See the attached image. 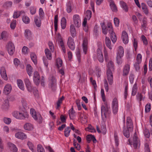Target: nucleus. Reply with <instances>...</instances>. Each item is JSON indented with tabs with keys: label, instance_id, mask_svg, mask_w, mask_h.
I'll list each match as a JSON object with an SVG mask.
<instances>
[{
	"label": "nucleus",
	"instance_id": "nucleus-1",
	"mask_svg": "<svg viewBox=\"0 0 152 152\" xmlns=\"http://www.w3.org/2000/svg\"><path fill=\"white\" fill-rule=\"evenodd\" d=\"M107 67L108 69L107 71V75L109 83L111 85L112 84L113 81V75L112 71L114 70V66L113 61H110L108 62Z\"/></svg>",
	"mask_w": 152,
	"mask_h": 152
},
{
	"label": "nucleus",
	"instance_id": "nucleus-2",
	"mask_svg": "<svg viewBox=\"0 0 152 152\" xmlns=\"http://www.w3.org/2000/svg\"><path fill=\"white\" fill-rule=\"evenodd\" d=\"M124 49L123 47L119 46L117 53L116 59L118 64H120L122 63L121 58L124 55Z\"/></svg>",
	"mask_w": 152,
	"mask_h": 152
},
{
	"label": "nucleus",
	"instance_id": "nucleus-3",
	"mask_svg": "<svg viewBox=\"0 0 152 152\" xmlns=\"http://www.w3.org/2000/svg\"><path fill=\"white\" fill-rule=\"evenodd\" d=\"M110 107L108 106L107 102H105L104 105H102L101 108L102 115H104L106 118L107 115L110 113V111L109 110Z\"/></svg>",
	"mask_w": 152,
	"mask_h": 152
},
{
	"label": "nucleus",
	"instance_id": "nucleus-4",
	"mask_svg": "<svg viewBox=\"0 0 152 152\" xmlns=\"http://www.w3.org/2000/svg\"><path fill=\"white\" fill-rule=\"evenodd\" d=\"M30 113L32 117L35 120H38V122L40 123L42 121V118L41 115L38 113H36L35 110L31 108L30 110Z\"/></svg>",
	"mask_w": 152,
	"mask_h": 152
},
{
	"label": "nucleus",
	"instance_id": "nucleus-5",
	"mask_svg": "<svg viewBox=\"0 0 152 152\" xmlns=\"http://www.w3.org/2000/svg\"><path fill=\"white\" fill-rule=\"evenodd\" d=\"M12 115L14 117L19 119H24L28 117L27 114H24L18 111L14 112L12 113Z\"/></svg>",
	"mask_w": 152,
	"mask_h": 152
},
{
	"label": "nucleus",
	"instance_id": "nucleus-6",
	"mask_svg": "<svg viewBox=\"0 0 152 152\" xmlns=\"http://www.w3.org/2000/svg\"><path fill=\"white\" fill-rule=\"evenodd\" d=\"M56 78L54 76H52L50 78L49 87L53 91L56 89Z\"/></svg>",
	"mask_w": 152,
	"mask_h": 152
},
{
	"label": "nucleus",
	"instance_id": "nucleus-7",
	"mask_svg": "<svg viewBox=\"0 0 152 152\" xmlns=\"http://www.w3.org/2000/svg\"><path fill=\"white\" fill-rule=\"evenodd\" d=\"M112 109L113 113L116 114L118 110V102L116 98H114L112 102Z\"/></svg>",
	"mask_w": 152,
	"mask_h": 152
},
{
	"label": "nucleus",
	"instance_id": "nucleus-8",
	"mask_svg": "<svg viewBox=\"0 0 152 152\" xmlns=\"http://www.w3.org/2000/svg\"><path fill=\"white\" fill-rule=\"evenodd\" d=\"M6 48L9 54L10 55H12L15 51V47L14 44L11 42H9L7 44Z\"/></svg>",
	"mask_w": 152,
	"mask_h": 152
},
{
	"label": "nucleus",
	"instance_id": "nucleus-9",
	"mask_svg": "<svg viewBox=\"0 0 152 152\" xmlns=\"http://www.w3.org/2000/svg\"><path fill=\"white\" fill-rule=\"evenodd\" d=\"M132 143L135 149H137L139 147L140 145V141L137 137L136 133H134L133 137Z\"/></svg>",
	"mask_w": 152,
	"mask_h": 152
},
{
	"label": "nucleus",
	"instance_id": "nucleus-10",
	"mask_svg": "<svg viewBox=\"0 0 152 152\" xmlns=\"http://www.w3.org/2000/svg\"><path fill=\"white\" fill-rule=\"evenodd\" d=\"M73 22L75 26L77 27H79L81 25V20L79 16L78 15H75L73 17Z\"/></svg>",
	"mask_w": 152,
	"mask_h": 152
},
{
	"label": "nucleus",
	"instance_id": "nucleus-11",
	"mask_svg": "<svg viewBox=\"0 0 152 152\" xmlns=\"http://www.w3.org/2000/svg\"><path fill=\"white\" fill-rule=\"evenodd\" d=\"M69 48L72 50H74L75 46L74 39L70 37H69L67 42Z\"/></svg>",
	"mask_w": 152,
	"mask_h": 152
},
{
	"label": "nucleus",
	"instance_id": "nucleus-12",
	"mask_svg": "<svg viewBox=\"0 0 152 152\" xmlns=\"http://www.w3.org/2000/svg\"><path fill=\"white\" fill-rule=\"evenodd\" d=\"M9 107L10 105L8 100L7 99H5L2 105L1 109L4 111H6L8 110Z\"/></svg>",
	"mask_w": 152,
	"mask_h": 152
},
{
	"label": "nucleus",
	"instance_id": "nucleus-13",
	"mask_svg": "<svg viewBox=\"0 0 152 152\" xmlns=\"http://www.w3.org/2000/svg\"><path fill=\"white\" fill-rule=\"evenodd\" d=\"M12 90V87L11 84H7L4 87L3 92L5 94L7 95L10 94Z\"/></svg>",
	"mask_w": 152,
	"mask_h": 152
},
{
	"label": "nucleus",
	"instance_id": "nucleus-14",
	"mask_svg": "<svg viewBox=\"0 0 152 152\" xmlns=\"http://www.w3.org/2000/svg\"><path fill=\"white\" fill-rule=\"evenodd\" d=\"M130 69V65L129 64H126L124 66L123 71V75L124 76H126L128 75Z\"/></svg>",
	"mask_w": 152,
	"mask_h": 152
},
{
	"label": "nucleus",
	"instance_id": "nucleus-15",
	"mask_svg": "<svg viewBox=\"0 0 152 152\" xmlns=\"http://www.w3.org/2000/svg\"><path fill=\"white\" fill-rule=\"evenodd\" d=\"M33 80L36 85H38L40 82L39 76L37 72H35L34 73Z\"/></svg>",
	"mask_w": 152,
	"mask_h": 152
},
{
	"label": "nucleus",
	"instance_id": "nucleus-16",
	"mask_svg": "<svg viewBox=\"0 0 152 152\" xmlns=\"http://www.w3.org/2000/svg\"><path fill=\"white\" fill-rule=\"evenodd\" d=\"M121 38L124 44H127L129 42L128 37L127 33L125 31H123L122 33Z\"/></svg>",
	"mask_w": 152,
	"mask_h": 152
},
{
	"label": "nucleus",
	"instance_id": "nucleus-17",
	"mask_svg": "<svg viewBox=\"0 0 152 152\" xmlns=\"http://www.w3.org/2000/svg\"><path fill=\"white\" fill-rule=\"evenodd\" d=\"M97 54L98 60L100 62H102L104 60L102 52L100 49H97Z\"/></svg>",
	"mask_w": 152,
	"mask_h": 152
},
{
	"label": "nucleus",
	"instance_id": "nucleus-18",
	"mask_svg": "<svg viewBox=\"0 0 152 152\" xmlns=\"http://www.w3.org/2000/svg\"><path fill=\"white\" fill-rule=\"evenodd\" d=\"M0 74L2 77L5 80H8L6 73L5 69L4 67L1 68L0 69Z\"/></svg>",
	"mask_w": 152,
	"mask_h": 152
},
{
	"label": "nucleus",
	"instance_id": "nucleus-19",
	"mask_svg": "<svg viewBox=\"0 0 152 152\" xmlns=\"http://www.w3.org/2000/svg\"><path fill=\"white\" fill-rule=\"evenodd\" d=\"M24 81L28 91L29 92H31L32 91V88L31 83L29 79L28 78H26L25 79Z\"/></svg>",
	"mask_w": 152,
	"mask_h": 152
},
{
	"label": "nucleus",
	"instance_id": "nucleus-20",
	"mask_svg": "<svg viewBox=\"0 0 152 152\" xmlns=\"http://www.w3.org/2000/svg\"><path fill=\"white\" fill-rule=\"evenodd\" d=\"M15 137L20 139H24L26 138V136L24 133L21 132H18L15 134Z\"/></svg>",
	"mask_w": 152,
	"mask_h": 152
},
{
	"label": "nucleus",
	"instance_id": "nucleus-21",
	"mask_svg": "<svg viewBox=\"0 0 152 152\" xmlns=\"http://www.w3.org/2000/svg\"><path fill=\"white\" fill-rule=\"evenodd\" d=\"M88 41L86 38H84L82 44L83 50L85 54H86L87 50Z\"/></svg>",
	"mask_w": 152,
	"mask_h": 152
},
{
	"label": "nucleus",
	"instance_id": "nucleus-22",
	"mask_svg": "<svg viewBox=\"0 0 152 152\" xmlns=\"http://www.w3.org/2000/svg\"><path fill=\"white\" fill-rule=\"evenodd\" d=\"M68 113L69 118L71 119H74L75 118L76 116V113L73 110L72 107V108L69 110Z\"/></svg>",
	"mask_w": 152,
	"mask_h": 152
},
{
	"label": "nucleus",
	"instance_id": "nucleus-23",
	"mask_svg": "<svg viewBox=\"0 0 152 152\" xmlns=\"http://www.w3.org/2000/svg\"><path fill=\"white\" fill-rule=\"evenodd\" d=\"M127 127L128 129H129L130 130L133 129V126L132 123V121L129 117L127 118L126 120Z\"/></svg>",
	"mask_w": 152,
	"mask_h": 152
},
{
	"label": "nucleus",
	"instance_id": "nucleus-24",
	"mask_svg": "<svg viewBox=\"0 0 152 152\" xmlns=\"http://www.w3.org/2000/svg\"><path fill=\"white\" fill-rule=\"evenodd\" d=\"M8 145L10 149L12 151L16 152L18 151L17 148L13 144L9 142L8 143Z\"/></svg>",
	"mask_w": 152,
	"mask_h": 152
},
{
	"label": "nucleus",
	"instance_id": "nucleus-25",
	"mask_svg": "<svg viewBox=\"0 0 152 152\" xmlns=\"http://www.w3.org/2000/svg\"><path fill=\"white\" fill-rule=\"evenodd\" d=\"M86 140L88 143H89L91 140H92L94 143H95L96 142V140L94 136L91 134L88 135L87 136Z\"/></svg>",
	"mask_w": 152,
	"mask_h": 152
},
{
	"label": "nucleus",
	"instance_id": "nucleus-26",
	"mask_svg": "<svg viewBox=\"0 0 152 152\" xmlns=\"http://www.w3.org/2000/svg\"><path fill=\"white\" fill-rule=\"evenodd\" d=\"M70 31L72 36L73 37H75L76 35V32L75 26L73 24H72L70 26Z\"/></svg>",
	"mask_w": 152,
	"mask_h": 152
},
{
	"label": "nucleus",
	"instance_id": "nucleus-27",
	"mask_svg": "<svg viewBox=\"0 0 152 152\" xmlns=\"http://www.w3.org/2000/svg\"><path fill=\"white\" fill-rule=\"evenodd\" d=\"M45 54L47 58L49 60H51L52 58V56L51 51H50L49 49H46L45 50Z\"/></svg>",
	"mask_w": 152,
	"mask_h": 152
},
{
	"label": "nucleus",
	"instance_id": "nucleus-28",
	"mask_svg": "<svg viewBox=\"0 0 152 152\" xmlns=\"http://www.w3.org/2000/svg\"><path fill=\"white\" fill-rule=\"evenodd\" d=\"M105 42L107 46L110 49H112V46L111 44V41L110 38L106 37L105 39Z\"/></svg>",
	"mask_w": 152,
	"mask_h": 152
},
{
	"label": "nucleus",
	"instance_id": "nucleus-29",
	"mask_svg": "<svg viewBox=\"0 0 152 152\" xmlns=\"http://www.w3.org/2000/svg\"><path fill=\"white\" fill-rule=\"evenodd\" d=\"M24 128L26 130L30 131L33 129V126L30 123H26L24 125Z\"/></svg>",
	"mask_w": 152,
	"mask_h": 152
},
{
	"label": "nucleus",
	"instance_id": "nucleus-30",
	"mask_svg": "<svg viewBox=\"0 0 152 152\" xmlns=\"http://www.w3.org/2000/svg\"><path fill=\"white\" fill-rule=\"evenodd\" d=\"M26 70L28 75L29 76H31L33 71V68L30 64H28L27 65Z\"/></svg>",
	"mask_w": 152,
	"mask_h": 152
},
{
	"label": "nucleus",
	"instance_id": "nucleus-31",
	"mask_svg": "<svg viewBox=\"0 0 152 152\" xmlns=\"http://www.w3.org/2000/svg\"><path fill=\"white\" fill-rule=\"evenodd\" d=\"M141 6L142 9L144 13L146 15H147L149 13V11L146 4L144 3H142Z\"/></svg>",
	"mask_w": 152,
	"mask_h": 152
},
{
	"label": "nucleus",
	"instance_id": "nucleus-32",
	"mask_svg": "<svg viewBox=\"0 0 152 152\" xmlns=\"http://www.w3.org/2000/svg\"><path fill=\"white\" fill-rule=\"evenodd\" d=\"M107 32L108 31L109 33L111 34V33L114 32L113 31L112 26L110 23H108L107 24V27L106 28Z\"/></svg>",
	"mask_w": 152,
	"mask_h": 152
},
{
	"label": "nucleus",
	"instance_id": "nucleus-33",
	"mask_svg": "<svg viewBox=\"0 0 152 152\" xmlns=\"http://www.w3.org/2000/svg\"><path fill=\"white\" fill-rule=\"evenodd\" d=\"M120 3L122 7L126 12H127L128 10V7L126 4L123 1H121Z\"/></svg>",
	"mask_w": 152,
	"mask_h": 152
},
{
	"label": "nucleus",
	"instance_id": "nucleus-34",
	"mask_svg": "<svg viewBox=\"0 0 152 152\" xmlns=\"http://www.w3.org/2000/svg\"><path fill=\"white\" fill-rule=\"evenodd\" d=\"M17 84L18 87L22 90L24 89V87L23 82L20 80H18L17 81Z\"/></svg>",
	"mask_w": 152,
	"mask_h": 152
},
{
	"label": "nucleus",
	"instance_id": "nucleus-35",
	"mask_svg": "<svg viewBox=\"0 0 152 152\" xmlns=\"http://www.w3.org/2000/svg\"><path fill=\"white\" fill-rule=\"evenodd\" d=\"M30 56L32 60L35 64H37V57L36 54L34 53H31Z\"/></svg>",
	"mask_w": 152,
	"mask_h": 152
},
{
	"label": "nucleus",
	"instance_id": "nucleus-36",
	"mask_svg": "<svg viewBox=\"0 0 152 152\" xmlns=\"http://www.w3.org/2000/svg\"><path fill=\"white\" fill-rule=\"evenodd\" d=\"M24 13V12L23 11H16L15 12L13 16V18H18L20 16L22 13Z\"/></svg>",
	"mask_w": 152,
	"mask_h": 152
},
{
	"label": "nucleus",
	"instance_id": "nucleus-37",
	"mask_svg": "<svg viewBox=\"0 0 152 152\" xmlns=\"http://www.w3.org/2000/svg\"><path fill=\"white\" fill-rule=\"evenodd\" d=\"M62 64V60L60 58H58L56 60V65L58 68L61 67Z\"/></svg>",
	"mask_w": 152,
	"mask_h": 152
},
{
	"label": "nucleus",
	"instance_id": "nucleus-38",
	"mask_svg": "<svg viewBox=\"0 0 152 152\" xmlns=\"http://www.w3.org/2000/svg\"><path fill=\"white\" fill-rule=\"evenodd\" d=\"M34 22L38 27H40L41 25V21L38 17H35L34 18Z\"/></svg>",
	"mask_w": 152,
	"mask_h": 152
},
{
	"label": "nucleus",
	"instance_id": "nucleus-39",
	"mask_svg": "<svg viewBox=\"0 0 152 152\" xmlns=\"http://www.w3.org/2000/svg\"><path fill=\"white\" fill-rule=\"evenodd\" d=\"M72 9V7L71 3L70 2H69L66 5V10L68 13H70Z\"/></svg>",
	"mask_w": 152,
	"mask_h": 152
},
{
	"label": "nucleus",
	"instance_id": "nucleus-40",
	"mask_svg": "<svg viewBox=\"0 0 152 152\" xmlns=\"http://www.w3.org/2000/svg\"><path fill=\"white\" fill-rule=\"evenodd\" d=\"M7 33L5 31H3L1 33L0 39H3L6 40L7 39Z\"/></svg>",
	"mask_w": 152,
	"mask_h": 152
},
{
	"label": "nucleus",
	"instance_id": "nucleus-41",
	"mask_svg": "<svg viewBox=\"0 0 152 152\" xmlns=\"http://www.w3.org/2000/svg\"><path fill=\"white\" fill-rule=\"evenodd\" d=\"M70 131V127L68 126L66 127L64 131L65 136L66 137H68L69 135Z\"/></svg>",
	"mask_w": 152,
	"mask_h": 152
},
{
	"label": "nucleus",
	"instance_id": "nucleus-42",
	"mask_svg": "<svg viewBox=\"0 0 152 152\" xmlns=\"http://www.w3.org/2000/svg\"><path fill=\"white\" fill-rule=\"evenodd\" d=\"M61 25L62 29H64L66 26V20L65 18H63L61 21Z\"/></svg>",
	"mask_w": 152,
	"mask_h": 152
},
{
	"label": "nucleus",
	"instance_id": "nucleus-43",
	"mask_svg": "<svg viewBox=\"0 0 152 152\" xmlns=\"http://www.w3.org/2000/svg\"><path fill=\"white\" fill-rule=\"evenodd\" d=\"M58 21V15H56L55 16L54 21L55 30L56 31L57 30Z\"/></svg>",
	"mask_w": 152,
	"mask_h": 152
},
{
	"label": "nucleus",
	"instance_id": "nucleus-44",
	"mask_svg": "<svg viewBox=\"0 0 152 152\" xmlns=\"http://www.w3.org/2000/svg\"><path fill=\"white\" fill-rule=\"evenodd\" d=\"M25 35L26 37L28 39L31 37L32 34L31 31L29 30L26 29L25 30Z\"/></svg>",
	"mask_w": 152,
	"mask_h": 152
},
{
	"label": "nucleus",
	"instance_id": "nucleus-45",
	"mask_svg": "<svg viewBox=\"0 0 152 152\" xmlns=\"http://www.w3.org/2000/svg\"><path fill=\"white\" fill-rule=\"evenodd\" d=\"M12 4V1H7L4 4L3 6L5 8H8L11 7Z\"/></svg>",
	"mask_w": 152,
	"mask_h": 152
},
{
	"label": "nucleus",
	"instance_id": "nucleus-46",
	"mask_svg": "<svg viewBox=\"0 0 152 152\" xmlns=\"http://www.w3.org/2000/svg\"><path fill=\"white\" fill-rule=\"evenodd\" d=\"M85 14L86 16L85 18L87 19L88 20H89L91 16V11L90 10H87Z\"/></svg>",
	"mask_w": 152,
	"mask_h": 152
},
{
	"label": "nucleus",
	"instance_id": "nucleus-47",
	"mask_svg": "<svg viewBox=\"0 0 152 152\" xmlns=\"http://www.w3.org/2000/svg\"><path fill=\"white\" fill-rule=\"evenodd\" d=\"M110 1H111V2H110V5L111 10L113 11H116L117 10V9L114 3L113 2L112 0H110Z\"/></svg>",
	"mask_w": 152,
	"mask_h": 152
},
{
	"label": "nucleus",
	"instance_id": "nucleus-48",
	"mask_svg": "<svg viewBox=\"0 0 152 152\" xmlns=\"http://www.w3.org/2000/svg\"><path fill=\"white\" fill-rule=\"evenodd\" d=\"M28 145V146L29 148L33 152H35L36 151L35 149V147L34 145L30 142H28L27 143Z\"/></svg>",
	"mask_w": 152,
	"mask_h": 152
},
{
	"label": "nucleus",
	"instance_id": "nucleus-49",
	"mask_svg": "<svg viewBox=\"0 0 152 152\" xmlns=\"http://www.w3.org/2000/svg\"><path fill=\"white\" fill-rule=\"evenodd\" d=\"M111 39L113 43H115L116 41L117 37L114 32L110 34Z\"/></svg>",
	"mask_w": 152,
	"mask_h": 152
},
{
	"label": "nucleus",
	"instance_id": "nucleus-50",
	"mask_svg": "<svg viewBox=\"0 0 152 152\" xmlns=\"http://www.w3.org/2000/svg\"><path fill=\"white\" fill-rule=\"evenodd\" d=\"M129 129H125L123 130V133L124 135L127 138H129L130 136L129 131Z\"/></svg>",
	"mask_w": 152,
	"mask_h": 152
},
{
	"label": "nucleus",
	"instance_id": "nucleus-51",
	"mask_svg": "<svg viewBox=\"0 0 152 152\" xmlns=\"http://www.w3.org/2000/svg\"><path fill=\"white\" fill-rule=\"evenodd\" d=\"M137 91V85L136 83H135L133 86L132 89V94L133 96H134L136 94Z\"/></svg>",
	"mask_w": 152,
	"mask_h": 152
},
{
	"label": "nucleus",
	"instance_id": "nucleus-52",
	"mask_svg": "<svg viewBox=\"0 0 152 152\" xmlns=\"http://www.w3.org/2000/svg\"><path fill=\"white\" fill-rule=\"evenodd\" d=\"M22 20L23 22L26 24L28 23L30 21L29 18L26 16H23V17Z\"/></svg>",
	"mask_w": 152,
	"mask_h": 152
},
{
	"label": "nucleus",
	"instance_id": "nucleus-53",
	"mask_svg": "<svg viewBox=\"0 0 152 152\" xmlns=\"http://www.w3.org/2000/svg\"><path fill=\"white\" fill-rule=\"evenodd\" d=\"M64 99V97L62 96L61 98L58 99L57 102V106L56 107V109H58L60 106V104Z\"/></svg>",
	"mask_w": 152,
	"mask_h": 152
},
{
	"label": "nucleus",
	"instance_id": "nucleus-54",
	"mask_svg": "<svg viewBox=\"0 0 152 152\" xmlns=\"http://www.w3.org/2000/svg\"><path fill=\"white\" fill-rule=\"evenodd\" d=\"M86 131H90L91 132H95V130L94 129L90 124L89 125L88 127L85 128Z\"/></svg>",
	"mask_w": 152,
	"mask_h": 152
},
{
	"label": "nucleus",
	"instance_id": "nucleus-55",
	"mask_svg": "<svg viewBox=\"0 0 152 152\" xmlns=\"http://www.w3.org/2000/svg\"><path fill=\"white\" fill-rule=\"evenodd\" d=\"M101 27L103 33L104 34H107V32L106 30L107 28L105 26L104 23H102L101 24Z\"/></svg>",
	"mask_w": 152,
	"mask_h": 152
},
{
	"label": "nucleus",
	"instance_id": "nucleus-56",
	"mask_svg": "<svg viewBox=\"0 0 152 152\" xmlns=\"http://www.w3.org/2000/svg\"><path fill=\"white\" fill-rule=\"evenodd\" d=\"M4 122L6 124H9L11 122V119L9 118L4 117L3 118Z\"/></svg>",
	"mask_w": 152,
	"mask_h": 152
},
{
	"label": "nucleus",
	"instance_id": "nucleus-57",
	"mask_svg": "<svg viewBox=\"0 0 152 152\" xmlns=\"http://www.w3.org/2000/svg\"><path fill=\"white\" fill-rule=\"evenodd\" d=\"M38 152H45L44 148L40 145H38L37 147Z\"/></svg>",
	"mask_w": 152,
	"mask_h": 152
},
{
	"label": "nucleus",
	"instance_id": "nucleus-58",
	"mask_svg": "<svg viewBox=\"0 0 152 152\" xmlns=\"http://www.w3.org/2000/svg\"><path fill=\"white\" fill-rule=\"evenodd\" d=\"M16 21L15 20H13L10 24V28L11 29H14L15 28L16 25Z\"/></svg>",
	"mask_w": 152,
	"mask_h": 152
},
{
	"label": "nucleus",
	"instance_id": "nucleus-59",
	"mask_svg": "<svg viewBox=\"0 0 152 152\" xmlns=\"http://www.w3.org/2000/svg\"><path fill=\"white\" fill-rule=\"evenodd\" d=\"M104 86L106 91L107 92L109 90V88L106 79L104 80Z\"/></svg>",
	"mask_w": 152,
	"mask_h": 152
},
{
	"label": "nucleus",
	"instance_id": "nucleus-60",
	"mask_svg": "<svg viewBox=\"0 0 152 152\" xmlns=\"http://www.w3.org/2000/svg\"><path fill=\"white\" fill-rule=\"evenodd\" d=\"M140 63H139L138 62H135L134 64V66L137 71H138L140 69Z\"/></svg>",
	"mask_w": 152,
	"mask_h": 152
},
{
	"label": "nucleus",
	"instance_id": "nucleus-61",
	"mask_svg": "<svg viewBox=\"0 0 152 152\" xmlns=\"http://www.w3.org/2000/svg\"><path fill=\"white\" fill-rule=\"evenodd\" d=\"M48 45L51 51L52 52H53L54 50V48L52 42H49L48 43Z\"/></svg>",
	"mask_w": 152,
	"mask_h": 152
},
{
	"label": "nucleus",
	"instance_id": "nucleus-62",
	"mask_svg": "<svg viewBox=\"0 0 152 152\" xmlns=\"http://www.w3.org/2000/svg\"><path fill=\"white\" fill-rule=\"evenodd\" d=\"M144 134L145 137L148 138L150 137V134L148 129H145L144 132Z\"/></svg>",
	"mask_w": 152,
	"mask_h": 152
},
{
	"label": "nucleus",
	"instance_id": "nucleus-63",
	"mask_svg": "<svg viewBox=\"0 0 152 152\" xmlns=\"http://www.w3.org/2000/svg\"><path fill=\"white\" fill-rule=\"evenodd\" d=\"M151 110V104H147L145 107V112L146 113L149 112Z\"/></svg>",
	"mask_w": 152,
	"mask_h": 152
},
{
	"label": "nucleus",
	"instance_id": "nucleus-64",
	"mask_svg": "<svg viewBox=\"0 0 152 152\" xmlns=\"http://www.w3.org/2000/svg\"><path fill=\"white\" fill-rule=\"evenodd\" d=\"M145 152H150L149 145L147 143H146L145 145Z\"/></svg>",
	"mask_w": 152,
	"mask_h": 152
}]
</instances>
